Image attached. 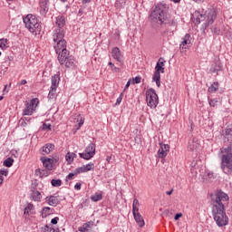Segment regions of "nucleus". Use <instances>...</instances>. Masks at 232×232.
I'll list each match as a JSON object with an SVG mask.
<instances>
[{
  "instance_id": "obj_58",
  "label": "nucleus",
  "mask_w": 232,
  "mask_h": 232,
  "mask_svg": "<svg viewBox=\"0 0 232 232\" xmlns=\"http://www.w3.org/2000/svg\"><path fill=\"white\" fill-rule=\"evenodd\" d=\"M92 0H82V3L86 4V3H91Z\"/></svg>"
},
{
  "instance_id": "obj_62",
  "label": "nucleus",
  "mask_w": 232,
  "mask_h": 232,
  "mask_svg": "<svg viewBox=\"0 0 232 232\" xmlns=\"http://www.w3.org/2000/svg\"><path fill=\"white\" fill-rule=\"evenodd\" d=\"M6 88H7V85H5V88H4L3 92H6Z\"/></svg>"
},
{
  "instance_id": "obj_18",
  "label": "nucleus",
  "mask_w": 232,
  "mask_h": 232,
  "mask_svg": "<svg viewBox=\"0 0 232 232\" xmlns=\"http://www.w3.org/2000/svg\"><path fill=\"white\" fill-rule=\"evenodd\" d=\"M46 202L49 204V206H53L55 208L56 206H59L61 204V200H59L58 196H50L45 198Z\"/></svg>"
},
{
  "instance_id": "obj_48",
  "label": "nucleus",
  "mask_w": 232,
  "mask_h": 232,
  "mask_svg": "<svg viewBox=\"0 0 232 232\" xmlns=\"http://www.w3.org/2000/svg\"><path fill=\"white\" fill-rule=\"evenodd\" d=\"M213 34H217V35H218V34H220V29L215 27L214 29H212Z\"/></svg>"
},
{
  "instance_id": "obj_53",
  "label": "nucleus",
  "mask_w": 232,
  "mask_h": 232,
  "mask_svg": "<svg viewBox=\"0 0 232 232\" xmlns=\"http://www.w3.org/2000/svg\"><path fill=\"white\" fill-rule=\"evenodd\" d=\"M28 82L26 80H21L20 86H24V84H27Z\"/></svg>"
},
{
  "instance_id": "obj_23",
  "label": "nucleus",
  "mask_w": 232,
  "mask_h": 232,
  "mask_svg": "<svg viewBox=\"0 0 232 232\" xmlns=\"http://www.w3.org/2000/svg\"><path fill=\"white\" fill-rule=\"evenodd\" d=\"M92 228V222L84 223L82 227H79L78 231L80 232H90Z\"/></svg>"
},
{
  "instance_id": "obj_8",
  "label": "nucleus",
  "mask_w": 232,
  "mask_h": 232,
  "mask_svg": "<svg viewBox=\"0 0 232 232\" xmlns=\"http://www.w3.org/2000/svg\"><path fill=\"white\" fill-rule=\"evenodd\" d=\"M54 24H55V28L53 30V35H55L59 33H62L63 34H65L64 26H66V18H64L63 15H58L55 18Z\"/></svg>"
},
{
  "instance_id": "obj_47",
  "label": "nucleus",
  "mask_w": 232,
  "mask_h": 232,
  "mask_svg": "<svg viewBox=\"0 0 232 232\" xmlns=\"http://www.w3.org/2000/svg\"><path fill=\"white\" fill-rule=\"evenodd\" d=\"M181 217H182V213H178L175 215L174 220H179V218H181Z\"/></svg>"
},
{
  "instance_id": "obj_29",
  "label": "nucleus",
  "mask_w": 232,
  "mask_h": 232,
  "mask_svg": "<svg viewBox=\"0 0 232 232\" xmlns=\"http://www.w3.org/2000/svg\"><path fill=\"white\" fill-rule=\"evenodd\" d=\"M139 206H140L139 199L134 198L132 203V213H139Z\"/></svg>"
},
{
  "instance_id": "obj_56",
  "label": "nucleus",
  "mask_w": 232,
  "mask_h": 232,
  "mask_svg": "<svg viewBox=\"0 0 232 232\" xmlns=\"http://www.w3.org/2000/svg\"><path fill=\"white\" fill-rule=\"evenodd\" d=\"M71 155L72 157V160H74L75 158H77V154L73 153V152H71Z\"/></svg>"
},
{
  "instance_id": "obj_26",
  "label": "nucleus",
  "mask_w": 232,
  "mask_h": 232,
  "mask_svg": "<svg viewBox=\"0 0 232 232\" xmlns=\"http://www.w3.org/2000/svg\"><path fill=\"white\" fill-rule=\"evenodd\" d=\"M74 122L78 124L77 130H79L82 124H84V118L81 114H78L76 118H74Z\"/></svg>"
},
{
  "instance_id": "obj_43",
  "label": "nucleus",
  "mask_w": 232,
  "mask_h": 232,
  "mask_svg": "<svg viewBox=\"0 0 232 232\" xmlns=\"http://www.w3.org/2000/svg\"><path fill=\"white\" fill-rule=\"evenodd\" d=\"M142 80V78L140 76H136L134 78V84H140V81Z\"/></svg>"
},
{
  "instance_id": "obj_64",
  "label": "nucleus",
  "mask_w": 232,
  "mask_h": 232,
  "mask_svg": "<svg viewBox=\"0 0 232 232\" xmlns=\"http://www.w3.org/2000/svg\"><path fill=\"white\" fill-rule=\"evenodd\" d=\"M63 3H65L66 0H61Z\"/></svg>"
},
{
  "instance_id": "obj_45",
  "label": "nucleus",
  "mask_w": 232,
  "mask_h": 232,
  "mask_svg": "<svg viewBox=\"0 0 232 232\" xmlns=\"http://www.w3.org/2000/svg\"><path fill=\"white\" fill-rule=\"evenodd\" d=\"M19 124H20V126H23L24 128L25 126H27V123H26V121H24V119H20Z\"/></svg>"
},
{
  "instance_id": "obj_2",
  "label": "nucleus",
  "mask_w": 232,
  "mask_h": 232,
  "mask_svg": "<svg viewBox=\"0 0 232 232\" xmlns=\"http://www.w3.org/2000/svg\"><path fill=\"white\" fill-rule=\"evenodd\" d=\"M215 19H217V11L215 9H208L205 13L204 11H195L192 14V20L196 24H200V23L204 22V28L213 24Z\"/></svg>"
},
{
  "instance_id": "obj_7",
  "label": "nucleus",
  "mask_w": 232,
  "mask_h": 232,
  "mask_svg": "<svg viewBox=\"0 0 232 232\" xmlns=\"http://www.w3.org/2000/svg\"><path fill=\"white\" fill-rule=\"evenodd\" d=\"M146 101L147 105L151 108L152 110H155L157 106L159 105V95H157V92L154 89H149L146 92Z\"/></svg>"
},
{
  "instance_id": "obj_46",
  "label": "nucleus",
  "mask_w": 232,
  "mask_h": 232,
  "mask_svg": "<svg viewBox=\"0 0 232 232\" xmlns=\"http://www.w3.org/2000/svg\"><path fill=\"white\" fill-rule=\"evenodd\" d=\"M75 175H77V174H75V171H73V173H69V175L67 176V179L69 180H72V179H73V177H75Z\"/></svg>"
},
{
  "instance_id": "obj_13",
  "label": "nucleus",
  "mask_w": 232,
  "mask_h": 232,
  "mask_svg": "<svg viewBox=\"0 0 232 232\" xmlns=\"http://www.w3.org/2000/svg\"><path fill=\"white\" fill-rule=\"evenodd\" d=\"M41 161L43 162V166L45 168V169H48V171H50L53 168V164L59 162V157H55L53 159L41 158Z\"/></svg>"
},
{
  "instance_id": "obj_42",
  "label": "nucleus",
  "mask_w": 232,
  "mask_h": 232,
  "mask_svg": "<svg viewBox=\"0 0 232 232\" xmlns=\"http://www.w3.org/2000/svg\"><path fill=\"white\" fill-rule=\"evenodd\" d=\"M8 169H0V177H7Z\"/></svg>"
},
{
  "instance_id": "obj_38",
  "label": "nucleus",
  "mask_w": 232,
  "mask_h": 232,
  "mask_svg": "<svg viewBox=\"0 0 232 232\" xmlns=\"http://www.w3.org/2000/svg\"><path fill=\"white\" fill-rule=\"evenodd\" d=\"M65 160L67 161L68 164H72V162H73V158L72 157V152H68L65 155Z\"/></svg>"
},
{
  "instance_id": "obj_16",
  "label": "nucleus",
  "mask_w": 232,
  "mask_h": 232,
  "mask_svg": "<svg viewBox=\"0 0 232 232\" xmlns=\"http://www.w3.org/2000/svg\"><path fill=\"white\" fill-rule=\"evenodd\" d=\"M191 41H193L191 34H187L183 38H181V44H179V48L181 50H186L187 46L191 45Z\"/></svg>"
},
{
  "instance_id": "obj_9",
  "label": "nucleus",
  "mask_w": 232,
  "mask_h": 232,
  "mask_svg": "<svg viewBox=\"0 0 232 232\" xmlns=\"http://www.w3.org/2000/svg\"><path fill=\"white\" fill-rule=\"evenodd\" d=\"M39 105V99L34 98L31 100V102H27L25 108L23 111V115H34L37 106Z\"/></svg>"
},
{
  "instance_id": "obj_14",
  "label": "nucleus",
  "mask_w": 232,
  "mask_h": 232,
  "mask_svg": "<svg viewBox=\"0 0 232 232\" xmlns=\"http://www.w3.org/2000/svg\"><path fill=\"white\" fill-rule=\"evenodd\" d=\"M49 3L50 0H39V12L41 15L48 14V10H50Z\"/></svg>"
},
{
  "instance_id": "obj_24",
  "label": "nucleus",
  "mask_w": 232,
  "mask_h": 232,
  "mask_svg": "<svg viewBox=\"0 0 232 232\" xmlns=\"http://www.w3.org/2000/svg\"><path fill=\"white\" fill-rule=\"evenodd\" d=\"M32 197L34 202H40L41 198H43V195H41V192H39V190H34L32 193Z\"/></svg>"
},
{
  "instance_id": "obj_57",
  "label": "nucleus",
  "mask_w": 232,
  "mask_h": 232,
  "mask_svg": "<svg viewBox=\"0 0 232 232\" xmlns=\"http://www.w3.org/2000/svg\"><path fill=\"white\" fill-rule=\"evenodd\" d=\"M195 3H204V0H194Z\"/></svg>"
},
{
  "instance_id": "obj_6",
  "label": "nucleus",
  "mask_w": 232,
  "mask_h": 232,
  "mask_svg": "<svg viewBox=\"0 0 232 232\" xmlns=\"http://www.w3.org/2000/svg\"><path fill=\"white\" fill-rule=\"evenodd\" d=\"M58 61L62 66H65V68H75L77 64V61H75V57L70 55L69 53H65V54L58 55Z\"/></svg>"
},
{
  "instance_id": "obj_22",
  "label": "nucleus",
  "mask_w": 232,
  "mask_h": 232,
  "mask_svg": "<svg viewBox=\"0 0 232 232\" xmlns=\"http://www.w3.org/2000/svg\"><path fill=\"white\" fill-rule=\"evenodd\" d=\"M199 146L200 145L198 144V140H197L196 138H193L188 141V148L190 151H195V150L198 149Z\"/></svg>"
},
{
  "instance_id": "obj_31",
  "label": "nucleus",
  "mask_w": 232,
  "mask_h": 232,
  "mask_svg": "<svg viewBox=\"0 0 232 232\" xmlns=\"http://www.w3.org/2000/svg\"><path fill=\"white\" fill-rule=\"evenodd\" d=\"M4 166H5V168H12V166H14V159H12V158H7V159L4 161Z\"/></svg>"
},
{
  "instance_id": "obj_28",
  "label": "nucleus",
  "mask_w": 232,
  "mask_h": 232,
  "mask_svg": "<svg viewBox=\"0 0 232 232\" xmlns=\"http://www.w3.org/2000/svg\"><path fill=\"white\" fill-rule=\"evenodd\" d=\"M52 213H53V210L50 208V207H45L43 208L42 217L46 218L49 215H52Z\"/></svg>"
},
{
  "instance_id": "obj_33",
  "label": "nucleus",
  "mask_w": 232,
  "mask_h": 232,
  "mask_svg": "<svg viewBox=\"0 0 232 232\" xmlns=\"http://www.w3.org/2000/svg\"><path fill=\"white\" fill-rule=\"evenodd\" d=\"M116 8H122V6H126V0H117L115 2Z\"/></svg>"
},
{
  "instance_id": "obj_54",
  "label": "nucleus",
  "mask_w": 232,
  "mask_h": 232,
  "mask_svg": "<svg viewBox=\"0 0 232 232\" xmlns=\"http://www.w3.org/2000/svg\"><path fill=\"white\" fill-rule=\"evenodd\" d=\"M170 24L171 26H177V20H172Z\"/></svg>"
},
{
  "instance_id": "obj_17",
  "label": "nucleus",
  "mask_w": 232,
  "mask_h": 232,
  "mask_svg": "<svg viewBox=\"0 0 232 232\" xmlns=\"http://www.w3.org/2000/svg\"><path fill=\"white\" fill-rule=\"evenodd\" d=\"M222 63L219 60L215 61L210 67V73H218V72H222Z\"/></svg>"
},
{
  "instance_id": "obj_55",
  "label": "nucleus",
  "mask_w": 232,
  "mask_h": 232,
  "mask_svg": "<svg viewBox=\"0 0 232 232\" xmlns=\"http://www.w3.org/2000/svg\"><path fill=\"white\" fill-rule=\"evenodd\" d=\"M4 180H5V178H3V176H0V186L3 185Z\"/></svg>"
},
{
  "instance_id": "obj_60",
  "label": "nucleus",
  "mask_w": 232,
  "mask_h": 232,
  "mask_svg": "<svg viewBox=\"0 0 232 232\" xmlns=\"http://www.w3.org/2000/svg\"><path fill=\"white\" fill-rule=\"evenodd\" d=\"M173 3H180V0H171Z\"/></svg>"
},
{
  "instance_id": "obj_19",
  "label": "nucleus",
  "mask_w": 232,
  "mask_h": 232,
  "mask_svg": "<svg viewBox=\"0 0 232 232\" xmlns=\"http://www.w3.org/2000/svg\"><path fill=\"white\" fill-rule=\"evenodd\" d=\"M53 150H55V145H53L52 143H46L40 149V152L45 153L46 155H48V154L52 153V151H53Z\"/></svg>"
},
{
  "instance_id": "obj_51",
  "label": "nucleus",
  "mask_w": 232,
  "mask_h": 232,
  "mask_svg": "<svg viewBox=\"0 0 232 232\" xmlns=\"http://www.w3.org/2000/svg\"><path fill=\"white\" fill-rule=\"evenodd\" d=\"M74 189L79 191L81 189V183H76L75 186H74Z\"/></svg>"
},
{
  "instance_id": "obj_4",
  "label": "nucleus",
  "mask_w": 232,
  "mask_h": 232,
  "mask_svg": "<svg viewBox=\"0 0 232 232\" xmlns=\"http://www.w3.org/2000/svg\"><path fill=\"white\" fill-rule=\"evenodd\" d=\"M25 28L33 34V35H40L41 34V22H39V18L34 14H27L23 18Z\"/></svg>"
},
{
  "instance_id": "obj_27",
  "label": "nucleus",
  "mask_w": 232,
  "mask_h": 232,
  "mask_svg": "<svg viewBox=\"0 0 232 232\" xmlns=\"http://www.w3.org/2000/svg\"><path fill=\"white\" fill-rule=\"evenodd\" d=\"M218 82H214L209 87H208V92L209 93H215L218 91Z\"/></svg>"
},
{
  "instance_id": "obj_21",
  "label": "nucleus",
  "mask_w": 232,
  "mask_h": 232,
  "mask_svg": "<svg viewBox=\"0 0 232 232\" xmlns=\"http://www.w3.org/2000/svg\"><path fill=\"white\" fill-rule=\"evenodd\" d=\"M132 215H133L134 219L137 222L138 226H140V227H144L145 222H144V218H142L140 213L135 212V213H132Z\"/></svg>"
},
{
  "instance_id": "obj_41",
  "label": "nucleus",
  "mask_w": 232,
  "mask_h": 232,
  "mask_svg": "<svg viewBox=\"0 0 232 232\" xmlns=\"http://www.w3.org/2000/svg\"><path fill=\"white\" fill-rule=\"evenodd\" d=\"M209 105L210 106H212L213 108H215V106L218 104V100H217V99H211V100H209Z\"/></svg>"
},
{
  "instance_id": "obj_30",
  "label": "nucleus",
  "mask_w": 232,
  "mask_h": 232,
  "mask_svg": "<svg viewBox=\"0 0 232 232\" xmlns=\"http://www.w3.org/2000/svg\"><path fill=\"white\" fill-rule=\"evenodd\" d=\"M91 200L92 202H99V200H102V193H95L91 197Z\"/></svg>"
},
{
  "instance_id": "obj_12",
  "label": "nucleus",
  "mask_w": 232,
  "mask_h": 232,
  "mask_svg": "<svg viewBox=\"0 0 232 232\" xmlns=\"http://www.w3.org/2000/svg\"><path fill=\"white\" fill-rule=\"evenodd\" d=\"M160 73H164V67L159 64H156L155 72L152 76V80L156 82L158 88H160Z\"/></svg>"
},
{
  "instance_id": "obj_61",
  "label": "nucleus",
  "mask_w": 232,
  "mask_h": 232,
  "mask_svg": "<svg viewBox=\"0 0 232 232\" xmlns=\"http://www.w3.org/2000/svg\"><path fill=\"white\" fill-rule=\"evenodd\" d=\"M22 119H24L25 121H30V119H28V118H26V117L22 118Z\"/></svg>"
},
{
  "instance_id": "obj_15",
  "label": "nucleus",
  "mask_w": 232,
  "mask_h": 232,
  "mask_svg": "<svg viewBox=\"0 0 232 232\" xmlns=\"http://www.w3.org/2000/svg\"><path fill=\"white\" fill-rule=\"evenodd\" d=\"M168 153H169V146L168 144L160 143L158 150V156L160 159L168 157Z\"/></svg>"
},
{
  "instance_id": "obj_63",
  "label": "nucleus",
  "mask_w": 232,
  "mask_h": 232,
  "mask_svg": "<svg viewBox=\"0 0 232 232\" xmlns=\"http://www.w3.org/2000/svg\"><path fill=\"white\" fill-rule=\"evenodd\" d=\"M3 99H5V97H3V96H0V101H3Z\"/></svg>"
},
{
  "instance_id": "obj_20",
  "label": "nucleus",
  "mask_w": 232,
  "mask_h": 232,
  "mask_svg": "<svg viewBox=\"0 0 232 232\" xmlns=\"http://www.w3.org/2000/svg\"><path fill=\"white\" fill-rule=\"evenodd\" d=\"M111 55L118 63L122 62V53H121V49H119V47H114L112 49Z\"/></svg>"
},
{
  "instance_id": "obj_11",
  "label": "nucleus",
  "mask_w": 232,
  "mask_h": 232,
  "mask_svg": "<svg viewBox=\"0 0 232 232\" xmlns=\"http://www.w3.org/2000/svg\"><path fill=\"white\" fill-rule=\"evenodd\" d=\"M51 81L52 85L48 97L49 99H53L55 97V92H57V87L59 86V82L61 81V78L59 77V74H55L52 77Z\"/></svg>"
},
{
  "instance_id": "obj_25",
  "label": "nucleus",
  "mask_w": 232,
  "mask_h": 232,
  "mask_svg": "<svg viewBox=\"0 0 232 232\" xmlns=\"http://www.w3.org/2000/svg\"><path fill=\"white\" fill-rule=\"evenodd\" d=\"M34 211H35V208L32 203H29L24 208V215H34Z\"/></svg>"
},
{
  "instance_id": "obj_10",
  "label": "nucleus",
  "mask_w": 232,
  "mask_h": 232,
  "mask_svg": "<svg viewBox=\"0 0 232 232\" xmlns=\"http://www.w3.org/2000/svg\"><path fill=\"white\" fill-rule=\"evenodd\" d=\"M95 143L89 144L84 152L80 153L81 159H84V160H90V159H93V156L95 155Z\"/></svg>"
},
{
  "instance_id": "obj_39",
  "label": "nucleus",
  "mask_w": 232,
  "mask_h": 232,
  "mask_svg": "<svg viewBox=\"0 0 232 232\" xmlns=\"http://www.w3.org/2000/svg\"><path fill=\"white\" fill-rule=\"evenodd\" d=\"M124 97V92H121L120 94V96L117 98L116 100V106H119V104H121V102H122V98Z\"/></svg>"
},
{
  "instance_id": "obj_49",
  "label": "nucleus",
  "mask_w": 232,
  "mask_h": 232,
  "mask_svg": "<svg viewBox=\"0 0 232 232\" xmlns=\"http://www.w3.org/2000/svg\"><path fill=\"white\" fill-rule=\"evenodd\" d=\"M130 85H131V82L128 81L126 85H125L124 92H126L128 90V88H130Z\"/></svg>"
},
{
  "instance_id": "obj_59",
  "label": "nucleus",
  "mask_w": 232,
  "mask_h": 232,
  "mask_svg": "<svg viewBox=\"0 0 232 232\" xmlns=\"http://www.w3.org/2000/svg\"><path fill=\"white\" fill-rule=\"evenodd\" d=\"M173 193V189H171L170 191H167V195H171Z\"/></svg>"
},
{
  "instance_id": "obj_1",
  "label": "nucleus",
  "mask_w": 232,
  "mask_h": 232,
  "mask_svg": "<svg viewBox=\"0 0 232 232\" xmlns=\"http://www.w3.org/2000/svg\"><path fill=\"white\" fill-rule=\"evenodd\" d=\"M229 202V196L222 190H218L212 199V215L218 227L227 226L229 218L226 214V206Z\"/></svg>"
},
{
  "instance_id": "obj_52",
  "label": "nucleus",
  "mask_w": 232,
  "mask_h": 232,
  "mask_svg": "<svg viewBox=\"0 0 232 232\" xmlns=\"http://www.w3.org/2000/svg\"><path fill=\"white\" fill-rule=\"evenodd\" d=\"M40 177H48V171L44 174V170H42V172H40Z\"/></svg>"
},
{
  "instance_id": "obj_35",
  "label": "nucleus",
  "mask_w": 232,
  "mask_h": 232,
  "mask_svg": "<svg viewBox=\"0 0 232 232\" xmlns=\"http://www.w3.org/2000/svg\"><path fill=\"white\" fill-rule=\"evenodd\" d=\"M83 168L85 169V173H86L88 171H92V169H95V164L91 162L87 165H83Z\"/></svg>"
},
{
  "instance_id": "obj_5",
  "label": "nucleus",
  "mask_w": 232,
  "mask_h": 232,
  "mask_svg": "<svg viewBox=\"0 0 232 232\" xmlns=\"http://www.w3.org/2000/svg\"><path fill=\"white\" fill-rule=\"evenodd\" d=\"M53 41L54 43L53 48L57 53V55H64L68 53V50H66V40H64V34L63 33H57L56 34H53Z\"/></svg>"
},
{
  "instance_id": "obj_34",
  "label": "nucleus",
  "mask_w": 232,
  "mask_h": 232,
  "mask_svg": "<svg viewBox=\"0 0 232 232\" xmlns=\"http://www.w3.org/2000/svg\"><path fill=\"white\" fill-rule=\"evenodd\" d=\"M51 184L53 188H59L63 184V181L61 179H52Z\"/></svg>"
},
{
  "instance_id": "obj_32",
  "label": "nucleus",
  "mask_w": 232,
  "mask_h": 232,
  "mask_svg": "<svg viewBox=\"0 0 232 232\" xmlns=\"http://www.w3.org/2000/svg\"><path fill=\"white\" fill-rule=\"evenodd\" d=\"M108 65L111 67V70L113 73H119V72H121V68L115 66L113 63L109 62Z\"/></svg>"
},
{
  "instance_id": "obj_36",
  "label": "nucleus",
  "mask_w": 232,
  "mask_h": 232,
  "mask_svg": "<svg viewBox=\"0 0 232 232\" xmlns=\"http://www.w3.org/2000/svg\"><path fill=\"white\" fill-rule=\"evenodd\" d=\"M6 44H8V39L6 38L0 39V48H2V50H4V48H6Z\"/></svg>"
},
{
  "instance_id": "obj_50",
  "label": "nucleus",
  "mask_w": 232,
  "mask_h": 232,
  "mask_svg": "<svg viewBox=\"0 0 232 232\" xmlns=\"http://www.w3.org/2000/svg\"><path fill=\"white\" fill-rule=\"evenodd\" d=\"M57 222H59V218H54L51 220V223L54 225L57 224Z\"/></svg>"
},
{
  "instance_id": "obj_44",
  "label": "nucleus",
  "mask_w": 232,
  "mask_h": 232,
  "mask_svg": "<svg viewBox=\"0 0 232 232\" xmlns=\"http://www.w3.org/2000/svg\"><path fill=\"white\" fill-rule=\"evenodd\" d=\"M164 63H166L164 58H160L157 64H159V66H163L164 67Z\"/></svg>"
},
{
  "instance_id": "obj_40",
  "label": "nucleus",
  "mask_w": 232,
  "mask_h": 232,
  "mask_svg": "<svg viewBox=\"0 0 232 232\" xmlns=\"http://www.w3.org/2000/svg\"><path fill=\"white\" fill-rule=\"evenodd\" d=\"M42 130H48V131H52V124H47V123H44Z\"/></svg>"
},
{
  "instance_id": "obj_3",
  "label": "nucleus",
  "mask_w": 232,
  "mask_h": 232,
  "mask_svg": "<svg viewBox=\"0 0 232 232\" xmlns=\"http://www.w3.org/2000/svg\"><path fill=\"white\" fill-rule=\"evenodd\" d=\"M166 12V5L158 4L155 6L150 16L153 26H155V24H157V26H160L164 24H166V21L168 20V14Z\"/></svg>"
},
{
  "instance_id": "obj_37",
  "label": "nucleus",
  "mask_w": 232,
  "mask_h": 232,
  "mask_svg": "<svg viewBox=\"0 0 232 232\" xmlns=\"http://www.w3.org/2000/svg\"><path fill=\"white\" fill-rule=\"evenodd\" d=\"M80 173H86V169H84V166L74 169V175H79Z\"/></svg>"
}]
</instances>
